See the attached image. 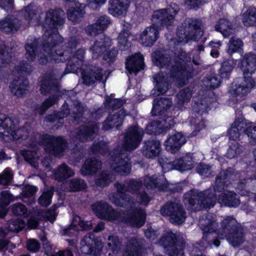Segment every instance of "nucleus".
Masks as SVG:
<instances>
[{
	"label": "nucleus",
	"instance_id": "nucleus-62",
	"mask_svg": "<svg viewBox=\"0 0 256 256\" xmlns=\"http://www.w3.org/2000/svg\"><path fill=\"white\" fill-rule=\"evenodd\" d=\"M6 48L5 45L0 44V68L6 66L11 60L12 56Z\"/></svg>",
	"mask_w": 256,
	"mask_h": 256
},
{
	"label": "nucleus",
	"instance_id": "nucleus-49",
	"mask_svg": "<svg viewBox=\"0 0 256 256\" xmlns=\"http://www.w3.org/2000/svg\"><path fill=\"white\" fill-rule=\"evenodd\" d=\"M122 246V240L116 236H110L107 240V249L114 254H117Z\"/></svg>",
	"mask_w": 256,
	"mask_h": 256
},
{
	"label": "nucleus",
	"instance_id": "nucleus-27",
	"mask_svg": "<svg viewBox=\"0 0 256 256\" xmlns=\"http://www.w3.org/2000/svg\"><path fill=\"white\" fill-rule=\"evenodd\" d=\"M199 226L204 232L214 234L218 226L216 215L207 214L200 219Z\"/></svg>",
	"mask_w": 256,
	"mask_h": 256
},
{
	"label": "nucleus",
	"instance_id": "nucleus-14",
	"mask_svg": "<svg viewBox=\"0 0 256 256\" xmlns=\"http://www.w3.org/2000/svg\"><path fill=\"white\" fill-rule=\"evenodd\" d=\"M42 141L46 151L55 156H61L67 146L66 141L61 136L46 134Z\"/></svg>",
	"mask_w": 256,
	"mask_h": 256
},
{
	"label": "nucleus",
	"instance_id": "nucleus-41",
	"mask_svg": "<svg viewBox=\"0 0 256 256\" xmlns=\"http://www.w3.org/2000/svg\"><path fill=\"white\" fill-rule=\"evenodd\" d=\"M74 170L66 164H62L54 170V176L56 180L62 181L74 175Z\"/></svg>",
	"mask_w": 256,
	"mask_h": 256
},
{
	"label": "nucleus",
	"instance_id": "nucleus-55",
	"mask_svg": "<svg viewBox=\"0 0 256 256\" xmlns=\"http://www.w3.org/2000/svg\"><path fill=\"white\" fill-rule=\"evenodd\" d=\"M126 102L125 100L120 99L112 98L108 96H105L104 104L108 110H115L120 108Z\"/></svg>",
	"mask_w": 256,
	"mask_h": 256
},
{
	"label": "nucleus",
	"instance_id": "nucleus-31",
	"mask_svg": "<svg viewBox=\"0 0 256 256\" xmlns=\"http://www.w3.org/2000/svg\"><path fill=\"white\" fill-rule=\"evenodd\" d=\"M128 7V0H110L108 11L114 16L125 14Z\"/></svg>",
	"mask_w": 256,
	"mask_h": 256
},
{
	"label": "nucleus",
	"instance_id": "nucleus-45",
	"mask_svg": "<svg viewBox=\"0 0 256 256\" xmlns=\"http://www.w3.org/2000/svg\"><path fill=\"white\" fill-rule=\"evenodd\" d=\"M94 235L92 232L86 234L80 242L81 252L86 254H90L92 252V246L94 244Z\"/></svg>",
	"mask_w": 256,
	"mask_h": 256
},
{
	"label": "nucleus",
	"instance_id": "nucleus-19",
	"mask_svg": "<svg viewBox=\"0 0 256 256\" xmlns=\"http://www.w3.org/2000/svg\"><path fill=\"white\" fill-rule=\"evenodd\" d=\"M96 123H89L88 126H80L76 130L75 138L80 142H88L92 140V136L98 130Z\"/></svg>",
	"mask_w": 256,
	"mask_h": 256
},
{
	"label": "nucleus",
	"instance_id": "nucleus-57",
	"mask_svg": "<svg viewBox=\"0 0 256 256\" xmlns=\"http://www.w3.org/2000/svg\"><path fill=\"white\" fill-rule=\"evenodd\" d=\"M92 152L96 154H104L109 150L108 144L104 141L94 142L91 147Z\"/></svg>",
	"mask_w": 256,
	"mask_h": 256
},
{
	"label": "nucleus",
	"instance_id": "nucleus-6",
	"mask_svg": "<svg viewBox=\"0 0 256 256\" xmlns=\"http://www.w3.org/2000/svg\"><path fill=\"white\" fill-rule=\"evenodd\" d=\"M218 200L216 194L212 188L202 192L191 190L184 195V202L191 211H198L203 208L213 207Z\"/></svg>",
	"mask_w": 256,
	"mask_h": 256
},
{
	"label": "nucleus",
	"instance_id": "nucleus-30",
	"mask_svg": "<svg viewBox=\"0 0 256 256\" xmlns=\"http://www.w3.org/2000/svg\"><path fill=\"white\" fill-rule=\"evenodd\" d=\"M160 142L157 140H148L144 142L142 150L143 155L148 158L158 156L160 151Z\"/></svg>",
	"mask_w": 256,
	"mask_h": 256
},
{
	"label": "nucleus",
	"instance_id": "nucleus-23",
	"mask_svg": "<svg viewBox=\"0 0 256 256\" xmlns=\"http://www.w3.org/2000/svg\"><path fill=\"white\" fill-rule=\"evenodd\" d=\"M144 246V240L143 239L130 240L126 246L123 256H142Z\"/></svg>",
	"mask_w": 256,
	"mask_h": 256
},
{
	"label": "nucleus",
	"instance_id": "nucleus-20",
	"mask_svg": "<svg viewBox=\"0 0 256 256\" xmlns=\"http://www.w3.org/2000/svg\"><path fill=\"white\" fill-rule=\"evenodd\" d=\"M90 221H84L78 216H75L70 228L64 230V234L69 236L76 235L78 230H88L92 229Z\"/></svg>",
	"mask_w": 256,
	"mask_h": 256
},
{
	"label": "nucleus",
	"instance_id": "nucleus-39",
	"mask_svg": "<svg viewBox=\"0 0 256 256\" xmlns=\"http://www.w3.org/2000/svg\"><path fill=\"white\" fill-rule=\"evenodd\" d=\"M194 160L190 155H186L182 158L176 160L172 162L173 168L180 171L191 170L193 166Z\"/></svg>",
	"mask_w": 256,
	"mask_h": 256
},
{
	"label": "nucleus",
	"instance_id": "nucleus-10",
	"mask_svg": "<svg viewBox=\"0 0 256 256\" xmlns=\"http://www.w3.org/2000/svg\"><path fill=\"white\" fill-rule=\"evenodd\" d=\"M201 26L202 22L197 20L186 19L178 29V42L187 43L190 40H198L203 35Z\"/></svg>",
	"mask_w": 256,
	"mask_h": 256
},
{
	"label": "nucleus",
	"instance_id": "nucleus-47",
	"mask_svg": "<svg viewBox=\"0 0 256 256\" xmlns=\"http://www.w3.org/2000/svg\"><path fill=\"white\" fill-rule=\"evenodd\" d=\"M86 108V106L78 100H76L74 103V107L71 112L70 111V114L71 117L74 118L76 122H78V120L82 118Z\"/></svg>",
	"mask_w": 256,
	"mask_h": 256
},
{
	"label": "nucleus",
	"instance_id": "nucleus-37",
	"mask_svg": "<svg viewBox=\"0 0 256 256\" xmlns=\"http://www.w3.org/2000/svg\"><path fill=\"white\" fill-rule=\"evenodd\" d=\"M84 4L76 3L74 7H72L67 11L68 18L73 22L80 21L85 14Z\"/></svg>",
	"mask_w": 256,
	"mask_h": 256
},
{
	"label": "nucleus",
	"instance_id": "nucleus-1",
	"mask_svg": "<svg viewBox=\"0 0 256 256\" xmlns=\"http://www.w3.org/2000/svg\"><path fill=\"white\" fill-rule=\"evenodd\" d=\"M144 130L138 126H131L126 130L122 147H118L110 154L111 168L121 175L127 176L130 172V163L127 152L136 149L141 142Z\"/></svg>",
	"mask_w": 256,
	"mask_h": 256
},
{
	"label": "nucleus",
	"instance_id": "nucleus-60",
	"mask_svg": "<svg viewBox=\"0 0 256 256\" xmlns=\"http://www.w3.org/2000/svg\"><path fill=\"white\" fill-rule=\"evenodd\" d=\"M54 194L52 188L42 192V195L38 198V203L42 206L47 207L52 202V198Z\"/></svg>",
	"mask_w": 256,
	"mask_h": 256
},
{
	"label": "nucleus",
	"instance_id": "nucleus-50",
	"mask_svg": "<svg viewBox=\"0 0 256 256\" xmlns=\"http://www.w3.org/2000/svg\"><path fill=\"white\" fill-rule=\"evenodd\" d=\"M239 174L234 168H228L226 170H222L218 176L229 184L232 181L237 180Z\"/></svg>",
	"mask_w": 256,
	"mask_h": 256
},
{
	"label": "nucleus",
	"instance_id": "nucleus-9",
	"mask_svg": "<svg viewBox=\"0 0 256 256\" xmlns=\"http://www.w3.org/2000/svg\"><path fill=\"white\" fill-rule=\"evenodd\" d=\"M60 90L58 80L52 73L46 74L42 80L40 86V91L42 94L46 95L48 94H56ZM57 96L54 95L46 99L40 107L39 110L40 114L44 113L45 111L52 106L57 101Z\"/></svg>",
	"mask_w": 256,
	"mask_h": 256
},
{
	"label": "nucleus",
	"instance_id": "nucleus-16",
	"mask_svg": "<svg viewBox=\"0 0 256 256\" xmlns=\"http://www.w3.org/2000/svg\"><path fill=\"white\" fill-rule=\"evenodd\" d=\"M112 40L108 36L102 34L94 40L90 48L92 58H98L112 46Z\"/></svg>",
	"mask_w": 256,
	"mask_h": 256
},
{
	"label": "nucleus",
	"instance_id": "nucleus-56",
	"mask_svg": "<svg viewBox=\"0 0 256 256\" xmlns=\"http://www.w3.org/2000/svg\"><path fill=\"white\" fill-rule=\"evenodd\" d=\"M243 151V147L238 142H232L226 153V156L229 158H233L238 156Z\"/></svg>",
	"mask_w": 256,
	"mask_h": 256
},
{
	"label": "nucleus",
	"instance_id": "nucleus-25",
	"mask_svg": "<svg viewBox=\"0 0 256 256\" xmlns=\"http://www.w3.org/2000/svg\"><path fill=\"white\" fill-rule=\"evenodd\" d=\"M142 182L144 186L148 189L158 188L161 190H166L168 188V183L162 176L159 178L155 175L152 176H146Z\"/></svg>",
	"mask_w": 256,
	"mask_h": 256
},
{
	"label": "nucleus",
	"instance_id": "nucleus-32",
	"mask_svg": "<svg viewBox=\"0 0 256 256\" xmlns=\"http://www.w3.org/2000/svg\"><path fill=\"white\" fill-rule=\"evenodd\" d=\"M218 201L219 203L230 207H236L240 204L238 194L231 191L220 193L218 195Z\"/></svg>",
	"mask_w": 256,
	"mask_h": 256
},
{
	"label": "nucleus",
	"instance_id": "nucleus-29",
	"mask_svg": "<svg viewBox=\"0 0 256 256\" xmlns=\"http://www.w3.org/2000/svg\"><path fill=\"white\" fill-rule=\"evenodd\" d=\"M102 167L101 162L94 158H87L82 165L80 172L83 176L93 175Z\"/></svg>",
	"mask_w": 256,
	"mask_h": 256
},
{
	"label": "nucleus",
	"instance_id": "nucleus-40",
	"mask_svg": "<svg viewBox=\"0 0 256 256\" xmlns=\"http://www.w3.org/2000/svg\"><path fill=\"white\" fill-rule=\"evenodd\" d=\"M213 234H214L203 232V236L202 240L196 243V248H199L200 250H204L212 244L218 246L220 242L218 240L214 239Z\"/></svg>",
	"mask_w": 256,
	"mask_h": 256
},
{
	"label": "nucleus",
	"instance_id": "nucleus-24",
	"mask_svg": "<svg viewBox=\"0 0 256 256\" xmlns=\"http://www.w3.org/2000/svg\"><path fill=\"white\" fill-rule=\"evenodd\" d=\"M169 76L167 74L160 72L155 76L154 80L156 84L152 91L153 95H160L164 94L169 88Z\"/></svg>",
	"mask_w": 256,
	"mask_h": 256
},
{
	"label": "nucleus",
	"instance_id": "nucleus-42",
	"mask_svg": "<svg viewBox=\"0 0 256 256\" xmlns=\"http://www.w3.org/2000/svg\"><path fill=\"white\" fill-rule=\"evenodd\" d=\"M16 120H14L11 118L6 117L4 114H0V128L4 130L3 132H8L12 136V133H14L16 128Z\"/></svg>",
	"mask_w": 256,
	"mask_h": 256
},
{
	"label": "nucleus",
	"instance_id": "nucleus-34",
	"mask_svg": "<svg viewBox=\"0 0 256 256\" xmlns=\"http://www.w3.org/2000/svg\"><path fill=\"white\" fill-rule=\"evenodd\" d=\"M172 105L170 98H157L154 100L152 114L153 116L160 115L162 112L169 109Z\"/></svg>",
	"mask_w": 256,
	"mask_h": 256
},
{
	"label": "nucleus",
	"instance_id": "nucleus-21",
	"mask_svg": "<svg viewBox=\"0 0 256 256\" xmlns=\"http://www.w3.org/2000/svg\"><path fill=\"white\" fill-rule=\"evenodd\" d=\"M186 142L185 136L180 132L169 136L164 142L166 150L172 154L178 152L182 145Z\"/></svg>",
	"mask_w": 256,
	"mask_h": 256
},
{
	"label": "nucleus",
	"instance_id": "nucleus-15",
	"mask_svg": "<svg viewBox=\"0 0 256 256\" xmlns=\"http://www.w3.org/2000/svg\"><path fill=\"white\" fill-rule=\"evenodd\" d=\"M256 84V82L251 76H244L236 80L232 84L230 93L234 96H242L250 92Z\"/></svg>",
	"mask_w": 256,
	"mask_h": 256
},
{
	"label": "nucleus",
	"instance_id": "nucleus-58",
	"mask_svg": "<svg viewBox=\"0 0 256 256\" xmlns=\"http://www.w3.org/2000/svg\"><path fill=\"white\" fill-rule=\"evenodd\" d=\"M244 132L247 134L251 144L254 145L256 144V123L246 124Z\"/></svg>",
	"mask_w": 256,
	"mask_h": 256
},
{
	"label": "nucleus",
	"instance_id": "nucleus-13",
	"mask_svg": "<svg viewBox=\"0 0 256 256\" xmlns=\"http://www.w3.org/2000/svg\"><path fill=\"white\" fill-rule=\"evenodd\" d=\"M176 234L171 232H166L160 240V246L167 248L169 256H184L185 242L183 240L177 241Z\"/></svg>",
	"mask_w": 256,
	"mask_h": 256
},
{
	"label": "nucleus",
	"instance_id": "nucleus-2",
	"mask_svg": "<svg viewBox=\"0 0 256 256\" xmlns=\"http://www.w3.org/2000/svg\"><path fill=\"white\" fill-rule=\"evenodd\" d=\"M38 40L34 38H28L26 42L25 50H26V58L30 61L34 62L36 56L40 64H46L48 59L54 60L56 62H64L68 60L65 72H75L80 66V62L74 58H71L72 56L71 50L62 51L56 50L57 46H50L46 50L40 49L38 51Z\"/></svg>",
	"mask_w": 256,
	"mask_h": 256
},
{
	"label": "nucleus",
	"instance_id": "nucleus-33",
	"mask_svg": "<svg viewBox=\"0 0 256 256\" xmlns=\"http://www.w3.org/2000/svg\"><path fill=\"white\" fill-rule=\"evenodd\" d=\"M21 25V22L17 18L13 16H7L0 20V30L6 33L17 31Z\"/></svg>",
	"mask_w": 256,
	"mask_h": 256
},
{
	"label": "nucleus",
	"instance_id": "nucleus-59",
	"mask_svg": "<svg viewBox=\"0 0 256 256\" xmlns=\"http://www.w3.org/2000/svg\"><path fill=\"white\" fill-rule=\"evenodd\" d=\"M69 114L70 110L68 108V105L64 104L60 112H54L53 114L48 116L47 119L50 122H54L67 116Z\"/></svg>",
	"mask_w": 256,
	"mask_h": 256
},
{
	"label": "nucleus",
	"instance_id": "nucleus-11",
	"mask_svg": "<svg viewBox=\"0 0 256 256\" xmlns=\"http://www.w3.org/2000/svg\"><path fill=\"white\" fill-rule=\"evenodd\" d=\"M160 212L163 216H168L170 222L176 224H182L186 218L183 206L177 202H167L162 207Z\"/></svg>",
	"mask_w": 256,
	"mask_h": 256
},
{
	"label": "nucleus",
	"instance_id": "nucleus-63",
	"mask_svg": "<svg viewBox=\"0 0 256 256\" xmlns=\"http://www.w3.org/2000/svg\"><path fill=\"white\" fill-rule=\"evenodd\" d=\"M70 187L72 191L76 192L85 190L87 184L84 180L74 178L70 180Z\"/></svg>",
	"mask_w": 256,
	"mask_h": 256
},
{
	"label": "nucleus",
	"instance_id": "nucleus-22",
	"mask_svg": "<svg viewBox=\"0 0 256 256\" xmlns=\"http://www.w3.org/2000/svg\"><path fill=\"white\" fill-rule=\"evenodd\" d=\"M128 114L124 109L110 114L104 122L102 128L105 130H108L114 127L118 128L122 124L124 118Z\"/></svg>",
	"mask_w": 256,
	"mask_h": 256
},
{
	"label": "nucleus",
	"instance_id": "nucleus-12",
	"mask_svg": "<svg viewBox=\"0 0 256 256\" xmlns=\"http://www.w3.org/2000/svg\"><path fill=\"white\" fill-rule=\"evenodd\" d=\"M179 10L178 6L174 4L166 8L156 10L152 16V21L160 28L164 26H174L175 16Z\"/></svg>",
	"mask_w": 256,
	"mask_h": 256
},
{
	"label": "nucleus",
	"instance_id": "nucleus-38",
	"mask_svg": "<svg viewBox=\"0 0 256 256\" xmlns=\"http://www.w3.org/2000/svg\"><path fill=\"white\" fill-rule=\"evenodd\" d=\"M41 12L40 10L34 4H30L26 8L24 16L32 24H36L40 19Z\"/></svg>",
	"mask_w": 256,
	"mask_h": 256
},
{
	"label": "nucleus",
	"instance_id": "nucleus-61",
	"mask_svg": "<svg viewBox=\"0 0 256 256\" xmlns=\"http://www.w3.org/2000/svg\"><path fill=\"white\" fill-rule=\"evenodd\" d=\"M13 172L12 170L7 168L0 174V184L6 186L9 185L13 178Z\"/></svg>",
	"mask_w": 256,
	"mask_h": 256
},
{
	"label": "nucleus",
	"instance_id": "nucleus-26",
	"mask_svg": "<svg viewBox=\"0 0 256 256\" xmlns=\"http://www.w3.org/2000/svg\"><path fill=\"white\" fill-rule=\"evenodd\" d=\"M240 68L244 76H249L256 70V55L252 54H245L240 60Z\"/></svg>",
	"mask_w": 256,
	"mask_h": 256
},
{
	"label": "nucleus",
	"instance_id": "nucleus-46",
	"mask_svg": "<svg viewBox=\"0 0 256 256\" xmlns=\"http://www.w3.org/2000/svg\"><path fill=\"white\" fill-rule=\"evenodd\" d=\"M246 123L244 122L236 120L228 131L229 138L232 140H236L240 136V133L243 132Z\"/></svg>",
	"mask_w": 256,
	"mask_h": 256
},
{
	"label": "nucleus",
	"instance_id": "nucleus-64",
	"mask_svg": "<svg viewBox=\"0 0 256 256\" xmlns=\"http://www.w3.org/2000/svg\"><path fill=\"white\" fill-rule=\"evenodd\" d=\"M196 171L204 177H208L214 174L211 166L205 164H200L197 166Z\"/></svg>",
	"mask_w": 256,
	"mask_h": 256
},
{
	"label": "nucleus",
	"instance_id": "nucleus-4",
	"mask_svg": "<svg viewBox=\"0 0 256 256\" xmlns=\"http://www.w3.org/2000/svg\"><path fill=\"white\" fill-rule=\"evenodd\" d=\"M93 210L100 218L108 220H118L130 225L141 227L145 222L146 214L144 210L136 208L132 212H116L108 203L100 201L92 206Z\"/></svg>",
	"mask_w": 256,
	"mask_h": 256
},
{
	"label": "nucleus",
	"instance_id": "nucleus-28",
	"mask_svg": "<svg viewBox=\"0 0 256 256\" xmlns=\"http://www.w3.org/2000/svg\"><path fill=\"white\" fill-rule=\"evenodd\" d=\"M144 67V58L139 53L132 55L126 59V68L129 74H136Z\"/></svg>",
	"mask_w": 256,
	"mask_h": 256
},
{
	"label": "nucleus",
	"instance_id": "nucleus-17",
	"mask_svg": "<svg viewBox=\"0 0 256 256\" xmlns=\"http://www.w3.org/2000/svg\"><path fill=\"white\" fill-rule=\"evenodd\" d=\"M161 30L159 26L153 22L152 24L145 28L140 34V40L142 45L152 46L159 38V32Z\"/></svg>",
	"mask_w": 256,
	"mask_h": 256
},
{
	"label": "nucleus",
	"instance_id": "nucleus-35",
	"mask_svg": "<svg viewBox=\"0 0 256 256\" xmlns=\"http://www.w3.org/2000/svg\"><path fill=\"white\" fill-rule=\"evenodd\" d=\"M28 84V82L27 78L20 77L18 80H14L11 82L10 88L11 92L14 95L18 97L24 94Z\"/></svg>",
	"mask_w": 256,
	"mask_h": 256
},
{
	"label": "nucleus",
	"instance_id": "nucleus-8",
	"mask_svg": "<svg viewBox=\"0 0 256 256\" xmlns=\"http://www.w3.org/2000/svg\"><path fill=\"white\" fill-rule=\"evenodd\" d=\"M190 58L185 52H180L172 63L171 76L179 86H183L191 77L190 67L187 64Z\"/></svg>",
	"mask_w": 256,
	"mask_h": 256
},
{
	"label": "nucleus",
	"instance_id": "nucleus-44",
	"mask_svg": "<svg viewBox=\"0 0 256 256\" xmlns=\"http://www.w3.org/2000/svg\"><path fill=\"white\" fill-rule=\"evenodd\" d=\"M242 22L246 26L256 25V8L250 6L244 13Z\"/></svg>",
	"mask_w": 256,
	"mask_h": 256
},
{
	"label": "nucleus",
	"instance_id": "nucleus-36",
	"mask_svg": "<svg viewBox=\"0 0 256 256\" xmlns=\"http://www.w3.org/2000/svg\"><path fill=\"white\" fill-rule=\"evenodd\" d=\"M152 57L154 64L160 68H162L166 66L170 70V76L172 77L171 76L172 62L170 63V64L171 58L169 54L160 51H156L153 54Z\"/></svg>",
	"mask_w": 256,
	"mask_h": 256
},
{
	"label": "nucleus",
	"instance_id": "nucleus-51",
	"mask_svg": "<svg viewBox=\"0 0 256 256\" xmlns=\"http://www.w3.org/2000/svg\"><path fill=\"white\" fill-rule=\"evenodd\" d=\"M192 98V93L189 88H184L180 91L176 97V104L180 108L188 104Z\"/></svg>",
	"mask_w": 256,
	"mask_h": 256
},
{
	"label": "nucleus",
	"instance_id": "nucleus-48",
	"mask_svg": "<svg viewBox=\"0 0 256 256\" xmlns=\"http://www.w3.org/2000/svg\"><path fill=\"white\" fill-rule=\"evenodd\" d=\"M243 46V42L240 38L232 37L228 44L226 52L230 55L235 52H240L242 49Z\"/></svg>",
	"mask_w": 256,
	"mask_h": 256
},
{
	"label": "nucleus",
	"instance_id": "nucleus-53",
	"mask_svg": "<svg viewBox=\"0 0 256 256\" xmlns=\"http://www.w3.org/2000/svg\"><path fill=\"white\" fill-rule=\"evenodd\" d=\"M112 176L107 171H102L97 176L96 179V184L100 187H104L108 186L112 182Z\"/></svg>",
	"mask_w": 256,
	"mask_h": 256
},
{
	"label": "nucleus",
	"instance_id": "nucleus-54",
	"mask_svg": "<svg viewBox=\"0 0 256 256\" xmlns=\"http://www.w3.org/2000/svg\"><path fill=\"white\" fill-rule=\"evenodd\" d=\"M26 224L22 219H12L7 223L8 232L17 233L21 231L25 226Z\"/></svg>",
	"mask_w": 256,
	"mask_h": 256
},
{
	"label": "nucleus",
	"instance_id": "nucleus-43",
	"mask_svg": "<svg viewBox=\"0 0 256 256\" xmlns=\"http://www.w3.org/2000/svg\"><path fill=\"white\" fill-rule=\"evenodd\" d=\"M216 30L220 32L226 38L234 32L233 26L226 19H220L215 26Z\"/></svg>",
	"mask_w": 256,
	"mask_h": 256
},
{
	"label": "nucleus",
	"instance_id": "nucleus-7",
	"mask_svg": "<svg viewBox=\"0 0 256 256\" xmlns=\"http://www.w3.org/2000/svg\"><path fill=\"white\" fill-rule=\"evenodd\" d=\"M220 230L234 247L239 246L245 240L243 227L232 216H227L221 222Z\"/></svg>",
	"mask_w": 256,
	"mask_h": 256
},
{
	"label": "nucleus",
	"instance_id": "nucleus-3",
	"mask_svg": "<svg viewBox=\"0 0 256 256\" xmlns=\"http://www.w3.org/2000/svg\"><path fill=\"white\" fill-rule=\"evenodd\" d=\"M142 182L132 179L126 184L116 182L117 193L110 194V200L117 206L128 208H134L137 203L147 206L150 198L144 190Z\"/></svg>",
	"mask_w": 256,
	"mask_h": 256
},
{
	"label": "nucleus",
	"instance_id": "nucleus-18",
	"mask_svg": "<svg viewBox=\"0 0 256 256\" xmlns=\"http://www.w3.org/2000/svg\"><path fill=\"white\" fill-rule=\"evenodd\" d=\"M81 76L82 83L90 86L96 80H102L103 74L102 68L91 66L82 72Z\"/></svg>",
	"mask_w": 256,
	"mask_h": 256
},
{
	"label": "nucleus",
	"instance_id": "nucleus-52",
	"mask_svg": "<svg viewBox=\"0 0 256 256\" xmlns=\"http://www.w3.org/2000/svg\"><path fill=\"white\" fill-rule=\"evenodd\" d=\"M234 60H224L221 64V67L220 70V74L222 78H228L236 66Z\"/></svg>",
	"mask_w": 256,
	"mask_h": 256
},
{
	"label": "nucleus",
	"instance_id": "nucleus-5",
	"mask_svg": "<svg viewBox=\"0 0 256 256\" xmlns=\"http://www.w3.org/2000/svg\"><path fill=\"white\" fill-rule=\"evenodd\" d=\"M65 13L61 9L50 10L45 18V32L42 36V50H46L50 46H58L63 42L57 30L64 23Z\"/></svg>",
	"mask_w": 256,
	"mask_h": 256
}]
</instances>
